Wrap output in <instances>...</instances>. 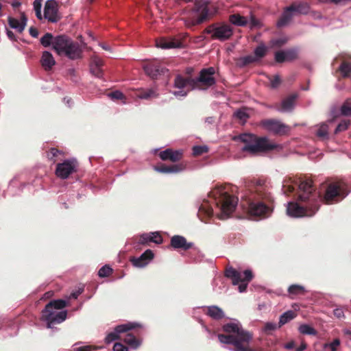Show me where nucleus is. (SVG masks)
Masks as SVG:
<instances>
[{"label": "nucleus", "mask_w": 351, "mask_h": 351, "mask_svg": "<svg viewBox=\"0 0 351 351\" xmlns=\"http://www.w3.org/2000/svg\"><path fill=\"white\" fill-rule=\"evenodd\" d=\"M275 60L278 63H282L287 61L286 54L285 51H278L275 53Z\"/></svg>", "instance_id": "nucleus-47"}, {"label": "nucleus", "mask_w": 351, "mask_h": 351, "mask_svg": "<svg viewBox=\"0 0 351 351\" xmlns=\"http://www.w3.org/2000/svg\"><path fill=\"white\" fill-rule=\"evenodd\" d=\"M295 317V313L293 311H288L284 313L280 317L278 322V327H281Z\"/></svg>", "instance_id": "nucleus-37"}, {"label": "nucleus", "mask_w": 351, "mask_h": 351, "mask_svg": "<svg viewBox=\"0 0 351 351\" xmlns=\"http://www.w3.org/2000/svg\"><path fill=\"white\" fill-rule=\"evenodd\" d=\"M341 113L343 116L351 117V98L345 100L341 107Z\"/></svg>", "instance_id": "nucleus-38"}, {"label": "nucleus", "mask_w": 351, "mask_h": 351, "mask_svg": "<svg viewBox=\"0 0 351 351\" xmlns=\"http://www.w3.org/2000/svg\"><path fill=\"white\" fill-rule=\"evenodd\" d=\"M137 96L143 99H150L156 97L158 94L154 89H141L137 93Z\"/></svg>", "instance_id": "nucleus-32"}, {"label": "nucleus", "mask_w": 351, "mask_h": 351, "mask_svg": "<svg viewBox=\"0 0 351 351\" xmlns=\"http://www.w3.org/2000/svg\"><path fill=\"white\" fill-rule=\"evenodd\" d=\"M29 34L34 37L37 38L38 36V31L36 27H31L29 29Z\"/></svg>", "instance_id": "nucleus-61"}, {"label": "nucleus", "mask_w": 351, "mask_h": 351, "mask_svg": "<svg viewBox=\"0 0 351 351\" xmlns=\"http://www.w3.org/2000/svg\"><path fill=\"white\" fill-rule=\"evenodd\" d=\"M67 302L62 299L50 301L42 311V317L47 322V328H52L54 324H60L67 317V311L56 312L55 310H61L66 307Z\"/></svg>", "instance_id": "nucleus-6"}, {"label": "nucleus", "mask_w": 351, "mask_h": 351, "mask_svg": "<svg viewBox=\"0 0 351 351\" xmlns=\"http://www.w3.org/2000/svg\"><path fill=\"white\" fill-rule=\"evenodd\" d=\"M289 298L293 299L298 295H304L306 293L305 288L299 285H292L288 288Z\"/></svg>", "instance_id": "nucleus-30"}, {"label": "nucleus", "mask_w": 351, "mask_h": 351, "mask_svg": "<svg viewBox=\"0 0 351 351\" xmlns=\"http://www.w3.org/2000/svg\"><path fill=\"white\" fill-rule=\"evenodd\" d=\"M42 8V0H35L34 1V9L36 11L41 10Z\"/></svg>", "instance_id": "nucleus-59"}, {"label": "nucleus", "mask_w": 351, "mask_h": 351, "mask_svg": "<svg viewBox=\"0 0 351 351\" xmlns=\"http://www.w3.org/2000/svg\"><path fill=\"white\" fill-rule=\"evenodd\" d=\"M93 348L90 346H81L75 348V351H93Z\"/></svg>", "instance_id": "nucleus-60"}, {"label": "nucleus", "mask_w": 351, "mask_h": 351, "mask_svg": "<svg viewBox=\"0 0 351 351\" xmlns=\"http://www.w3.org/2000/svg\"><path fill=\"white\" fill-rule=\"evenodd\" d=\"M211 193L221 211L219 218L225 219L229 217L236 209L238 197L221 189H216Z\"/></svg>", "instance_id": "nucleus-7"}, {"label": "nucleus", "mask_w": 351, "mask_h": 351, "mask_svg": "<svg viewBox=\"0 0 351 351\" xmlns=\"http://www.w3.org/2000/svg\"><path fill=\"white\" fill-rule=\"evenodd\" d=\"M206 315L215 320H219L224 317L225 314L223 310L217 306H210L207 307Z\"/></svg>", "instance_id": "nucleus-28"}, {"label": "nucleus", "mask_w": 351, "mask_h": 351, "mask_svg": "<svg viewBox=\"0 0 351 351\" xmlns=\"http://www.w3.org/2000/svg\"><path fill=\"white\" fill-rule=\"evenodd\" d=\"M296 202H289L287 212L294 217H312L319 210L321 202L327 204L337 203L343 199L350 193L348 184L342 180L329 182L323 196L317 192L311 180H300Z\"/></svg>", "instance_id": "nucleus-1"}, {"label": "nucleus", "mask_w": 351, "mask_h": 351, "mask_svg": "<svg viewBox=\"0 0 351 351\" xmlns=\"http://www.w3.org/2000/svg\"><path fill=\"white\" fill-rule=\"evenodd\" d=\"M150 234H143L138 239V243L142 245H146L152 242Z\"/></svg>", "instance_id": "nucleus-50"}, {"label": "nucleus", "mask_w": 351, "mask_h": 351, "mask_svg": "<svg viewBox=\"0 0 351 351\" xmlns=\"http://www.w3.org/2000/svg\"><path fill=\"white\" fill-rule=\"evenodd\" d=\"M225 276L231 279L233 285H238L241 282L239 285V291L242 293L246 290L247 284L253 278V274L249 269H246L242 273L232 267H229L226 269Z\"/></svg>", "instance_id": "nucleus-9"}, {"label": "nucleus", "mask_w": 351, "mask_h": 351, "mask_svg": "<svg viewBox=\"0 0 351 351\" xmlns=\"http://www.w3.org/2000/svg\"><path fill=\"white\" fill-rule=\"evenodd\" d=\"M328 125L322 124L317 131V136L321 138H326L328 135Z\"/></svg>", "instance_id": "nucleus-46"}, {"label": "nucleus", "mask_w": 351, "mask_h": 351, "mask_svg": "<svg viewBox=\"0 0 351 351\" xmlns=\"http://www.w3.org/2000/svg\"><path fill=\"white\" fill-rule=\"evenodd\" d=\"M339 344H340L339 339H335L330 344H325V347L328 346L330 348L331 351H337V348L339 346Z\"/></svg>", "instance_id": "nucleus-57"}, {"label": "nucleus", "mask_w": 351, "mask_h": 351, "mask_svg": "<svg viewBox=\"0 0 351 351\" xmlns=\"http://www.w3.org/2000/svg\"><path fill=\"white\" fill-rule=\"evenodd\" d=\"M215 73V68L210 66L202 69L197 78L178 75L174 80V86L177 88L189 86V90H207L216 84Z\"/></svg>", "instance_id": "nucleus-4"}, {"label": "nucleus", "mask_w": 351, "mask_h": 351, "mask_svg": "<svg viewBox=\"0 0 351 351\" xmlns=\"http://www.w3.org/2000/svg\"><path fill=\"white\" fill-rule=\"evenodd\" d=\"M273 202L264 182L258 180L255 185L254 194L247 202L248 213L252 216L267 218L273 212Z\"/></svg>", "instance_id": "nucleus-3"}, {"label": "nucleus", "mask_w": 351, "mask_h": 351, "mask_svg": "<svg viewBox=\"0 0 351 351\" xmlns=\"http://www.w3.org/2000/svg\"><path fill=\"white\" fill-rule=\"evenodd\" d=\"M112 273V269L108 265L103 266L98 271V275L101 278L108 277Z\"/></svg>", "instance_id": "nucleus-44"}, {"label": "nucleus", "mask_w": 351, "mask_h": 351, "mask_svg": "<svg viewBox=\"0 0 351 351\" xmlns=\"http://www.w3.org/2000/svg\"><path fill=\"white\" fill-rule=\"evenodd\" d=\"M82 293V290H79L75 292H73L70 295V298L77 299V297Z\"/></svg>", "instance_id": "nucleus-63"}, {"label": "nucleus", "mask_w": 351, "mask_h": 351, "mask_svg": "<svg viewBox=\"0 0 351 351\" xmlns=\"http://www.w3.org/2000/svg\"><path fill=\"white\" fill-rule=\"evenodd\" d=\"M289 7H293V9L291 10L293 12L298 14H307L309 10L308 4L306 2H294L291 3Z\"/></svg>", "instance_id": "nucleus-31"}, {"label": "nucleus", "mask_w": 351, "mask_h": 351, "mask_svg": "<svg viewBox=\"0 0 351 351\" xmlns=\"http://www.w3.org/2000/svg\"><path fill=\"white\" fill-rule=\"evenodd\" d=\"M59 154H63V152L57 148L52 147L47 152V157L50 161L55 163L56 162L55 158Z\"/></svg>", "instance_id": "nucleus-39"}, {"label": "nucleus", "mask_w": 351, "mask_h": 351, "mask_svg": "<svg viewBox=\"0 0 351 351\" xmlns=\"http://www.w3.org/2000/svg\"><path fill=\"white\" fill-rule=\"evenodd\" d=\"M104 64L103 60L99 58H94L90 65L91 73L97 77H101L103 75V70L101 69Z\"/></svg>", "instance_id": "nucleus-25"}, {"label": "nucleus", "mask_w": 351, "mask_h": 351, "mask_svg": "<svg viewBox=\"0 0 351 351\" xmlns=\"http://www.w3.org/2000/svg\"><path fill=\"white\" fill-rule=\"evenodd\" d=\"M334 315L337 317L340 318L343 316V312L341 309L336 308L334 310Z\"/></svg>", "instance_id": "nucleus-62"}, {"label": "nucleus", "mask_w": 351, "mask_h": 351, "mask_svg": "<svg viewBox=\"0 0 351 351\" xmlns=\"http://www.w3.org/2000/svg\"><path fill=\"white\" fill-rule=\"evenodd\" d=\"M78 162L75 158H70L64 160L62 162L58 163L55 173L58 178L66 179L70 175L77 171Z\"/></svg>", "instance_id": "nucleus-11"}, {"label": "nucleus", "mask_w": 351, "mask_h": 351, "mask_svg": "<svg viewBox=\"0 0 351 351\" xmlns=\"http://www.w3.org/2000/svg\"><path fill=\"white\" fill-rule=\"evenodd\" d=\"M27 20L25 15L22 14L21 21L10 16L8 17V23L12 28L16 29L19 32L21 33L25 27Z\"/></svg>", "instance_id": "nucleus-27"}, {"label": "nucleus", "mask_w": 351, "mask_h": 351, "mask_svg": "<svg viewBox=\"0 0 351 351\" xmlns=\"http://www.w3.org/2000/svg\"><path fill=\"white\" fill-rule=\"evenodd\" d=\"M112 99H122L124 97L123 94L120 91H114L110 94Z\"/></svg>", "instance_id": "nucleus-58"}, {"label": "nucleus", "mask_w": 351, "mask_h": 351, "mask_svg": "<svg viewBox=\"0 0 351 351\" xmlns=\"http://www.w3.org/2000/svg\"><path fill=\"white\" fill-rule=\"evenodd\" d=\"M287 43L285 38H277L271 40V45L272 47H280Z\"/></svg>", "instance_id": "nucleus-52"}, {"label": "nucleus", "mask_w": 351, "mask_h": 351, "mask_svg": "<svg viewBox=\"0 0 351 351\" xmlns=\"http://www.w3.org/2000/svg\"><path fill=\"white\" fill-rule=\"evenodd\" d=\"M261 125L267 131L276 135H285L290 131V127L274 119L262 120Z\"/></svg>", "instance_id": "nucleus-13"}, {"label": "nucleus", "mask_w": 351, "mask_h": 351, "mask_svg": "<svg viewBox=\"0 0 351 351\" xmlns=\"http://www.w3.org/2000/svg\"><path fill=\"white\" fill-rule=\"evenodd\" d=\"M256 61L257 58L256 57L252 55H249L238 59L237 64L239 67H245L250 64L254 63Z\"/></svg>", "instance_id": "nucleus-36"}, {"label": "nucleus", "mask_w": 351, "mask_h": 351, "mask_svg": "<svg viewBox=\"0 0 351 351\" xmlns=\"http://www.w3.org/2000/svg\"><path fill=\"white\" fill-rule=\"evenodd\" d=\"M154 256V253L151 250H147L139 257H132L130 262L134 267H143L153 259Z\"/></svg>", "instance_id": "nucleus-20"}, {"label": "nucleus", "mask_w": 351, "mask_h": 351, "mask_svg": "<svg viewBox=\"0 0 351 351\" xmlns=\"http://www.w3.org/2000/svg\"><path fill=\"white\" fill-rule=\"evenodd\" d=\"M234 114L235 117L244 121L249 118L248 114L244 110H238Z\"/></svg>", "instance_id": "nucleus-48"}, {"label": "nucleus", "mask_w": 351, "mask_h": 351, "mask_svg": "<svg viewBox=\"0 0 351 351\" xmlns=\"http://www.w3.org/2000/svg\"><path fill=\"white\" fill-rule=\"evenodd\" d=\"M223 330L229 335H234L237 338L245 343H250L253 335L251 332L243 329L239 324L228 323L223 326Z\"/></svg>", "instance_id": "nucleus-12"}, {"label": "nucleus", "mask_w": 351, "mask_h": 351, "mask_svg": "<svg viewBox=\"0 0 351 351\" xmlns=\"http://www.w3.org/2000/svg\"><path fill=\"white\" fill-rule=\"evenodd\" d=\"M150 237H151V239H152L151 241L152 243H154L156 244H160L162 242V238L158 232L151 233Z\"/></svg>", "instance_id": "nucleus-53"}, {"label": "nucleus", "mask_w": 351, "mask_h": 351, "mask_svg": "<svg viewBox=\"0 0 351 351\" xmlns=\"http://www.w3.org/2000/svg\"><path fill=\"white\" fill-rule=\"evenodd\" d=\"M141 328V325L135 322H129L125 324H121L116 326L114 331L108 333L105 338V342L110 343L115 340L122 339L121 334L125 333L133 329Z\"/></svg>", "instance_id": "nucleus-14"}, {"label": "nucleus", "mask_w": 351, "mask_h": 351, "mask_svg": "<svg viewBox=\"0 0 351 351\" xmlns=\"http://www.w3.org/2000/svg\"><path fill=\"white\" fill-rule=\"evenodd\" d=\"M45 47L51 45L52 49L60 56H65L71 60L82 58V49L78 43L73 41L66 35L53 36L51 33H46L40 40Z\"/></svg>", "instance_id": "nucleus-2"}, {"label": "nucleus", "mask_w": 351, "mask_h": 351, "mask_svg": "<svg viewBox=\"0 0 351 351\" xmlns=\"http://www.w3.org/2000/svg\"><path fill=\"white\" fill-rule=\"evenodd\" d=\"M156 46L162 49H171L182 47V43L176 38H162L156 40Z\"/></svg>", "instance_id": "nucleus-22"}, {"label": "nucleus", "mask_w": 351, "mask_h": 351, "mask_svg": "<svg viewBox=\"0 0 351 351\" xmlns=\"http://www.w3.org/2000/svg\"><path fill=\"white\" fill-rule=\"evenodd\" d=\"M241 141L245 143L243 150L252 154L273 150L276 145L269 142L266 137H257L252 134H242L239 136Z\"/></svg>", "instance_id": "nucleus-8"}, {"label": "nucleus", "mask_w": 351, "mask_h": 351, "mask_svg": "<svg viewBox=\"0 0 351 351\" xmlns=\"http://www.w3.org/2000/svg\"><path fill=\"white\" fill-rule=\"evenodd\" d=\"M267 51V47L263 44H261L254 49V57L257 58V60L258 59L263 58V57L265 56Z\"/></svg>", "instance_id": "nucleus-40"}, {"label": "nucleus", "mask_w": 351, "mask_h": 351, "mask_svg": "<svg viewBox=\"0 0 351 351\" xmlns=\"http://www.w3.org/2000/svg\"><path fill=\"white\" fill-rule=\"evenodd\" d=\"M213 210L208 202H204L199 207L197 215L202 221L206 223V219L213 216Z\"/></svg>", "instance_id": "nucleus-23"}, {"label": "nucleus", "mask_w": 351, "mask_h": 351, "mask_svg": "<svg viewBox=\"0 0 351 351\" xmlns=\"http://www.w3.org/2000/svg\"><path fill=\"white\" fill-rule=\"evenodd\" d=\"M350 124V121L349 120H343L341 121L337 126L335 133L337 134L341 132L345 131L348 128V126Z\"/></svg>", "instance_id": "nucleus-45"}, {"label": "nucleus", "mask_w": 351, "mask_h": 351, "mask_svg": "<svg viewBox=\"0 0 351 351\" xmlns=\"http://www.w3.org/2000/svg\"><path fill=\"white\" fill-rule=\"evenodd\" d=\"M40 62L45 71H49L56 64V60L52 54L47 51L43 53Z\"/></svg>", "instance_id": "nucleus-26"}, {"label": "nucleus", "mask_w": 351, "mask_h": 351, "mask_svg": "<svg viewBox=\"0 0 351 351\" xmlns=\"http://www.w3.org/2000/svg\"><path fill=\"white\" fill-rule=\"evenodd\" d=\"M145 73L152 79H156L160 75L165 74L167 71L158 61L154 60L148 62L143 66Z\"/></svg>", "instance_id": "nucleus-16"}, {"label": "nucleus", "mask_w": 351, "mask_h": 351, "mask_svg": "<svg viewBox=\"0 0 351 351\" xmlns=\"http://www.w3.org/2000/svg\"><path fill=\"white\" fill-rule=\"evenodd\" d=\"M229 21L231 23L237 26H245L247 23V21L245 17L237 14H231L229 16Z\"/></svg>", "instance_id": "nucleus-34"}, {"label": "nucleus", "mask_w": 351, "mask_h": 351, "mask_svg": "<svg viewBox=\"0 0 351 351\" xmlns=\"http://www.w3.org/2000/svg\"><path fill=\"white\" fill-rule=\"evenodd\" d=\"M295 98H296V96L294 95H292L287 97L286 99H285L282 101L280 110H282V111L291 110L293 106V104H294V101H295Z\"/></svg>", "instance_id": "nucleus-35"}, {"label": "nucleus", "mask_w": 351, "mask_h": 351, "mask_svg": "<svg viewBox=\"0 0 351 351\" xmlns=\"http://www.w3.org/2000/svg\"><path fill=\"white\" fill-rule=\"evenodd\" d=\"M286 54L287 61H293L296 60L298 56V50L295 49H290L287 51H285Z\"/></svg>", "instance_id": "nucleus-43"}, {"label": "nucleus", "mask_w": 351, "mask_h": 351, "mask_svg": "<svg viewBox=\"0 0 351 351\" xmlns=\"http://www.w3.org/2000/svg\"><path fill=\"white\" fill-rule=\"evenodd\" d=\"M291 9H293V7L289 6L285 8L281 16L277 21L278 27H285L291 21L294 13Z\"/></svg>", "instance_id": "nucleus-24"}, {"label": "nucleus", "mask_w": 351, "mask_h": 351, "mask_svg": "<svg viewBox=\"0 0 351 351\" xmlns=\"http://www.w3.org/2000/svg\"><path fill=\"white\" fill-rule=\"evenodd\" d=\"M113 351H128V348L121 343L117 342L114 344Z\"/></svg>", "instance_id": "nucleus-56"}, {"label": "nucleus", "mask_w": 351, "mask_h": 351, "mask_svg": "<svg viewBox=\"0 0 351 351\" xmlns=\"http://www.w3.org/2000/svg\"><path fill=\"white\" fill-rule=\"evenodd\" d=\"M159 156L162 160H170L173 162H176L181 160L183 158V151L181 149L173 150L168 148L160 152Z\"/></svg>", "instance_id": "nucleus-19"}, {"label": "nucleus", "mask_w": 351, "mask_h": 351, "mask_svg": "<svg viewBox=\"0 0 351 351\" xmlns=\"http://www.w3.org/2000/svg\"><path fill=\"white\" fill-rule=\"evenodd\" d=\"M180 90L175 91L173 95L176 97H185L187 95L188 93L191 90H189V87L186 86L182 88H180Z\"/></svg>", "instance_id": "nucleus-54"}, {"label": "nucleus", "mask_w": 351, "mask_h": 351, "mask_svg": "<svg viewBox=\"0 0 351 351\" xmlns=\"http://www.w3.org/2000/svg\"><path fill=\"white\" fill-rule=\"evenodd\" d=\"M121 340H123L126 344L132 348H137L140 345V341L136 338L135 335L129 331L124 333Z\"/></svg>", "instance_id": "nucleus-29"}, {"label": "nucleus", "mask_w": 351, "mask_h": 351, "mask_svg": "<svg viewBox=\"0 0 351 351\" xmlns=\"http://www.w3.org/2000/svg\"><path fill=\"white\" fill-rule=\"evenodd\" d=\"M299 331L304 335H316V330L307 324H302L299 327Z\"/></svg>", "instance_id": "nucleus-41"}, {"label": "nucleus", "mask_w": 351, "mask_h": 351, "mask_svg": "<svg viewBox=\"0 0 351 351\" xmlns=\"http://www.w3.org/2000/svg\"><path fill=\"white\" fill-rule=\"evenodd\" d=\"M204 32L211 34L212 39L224 41L228 40L233 34L232 27L228 24H217L214 23L208 26Z\"/></svg>", "instance_id": "nucleus-10"}, {"label": "nucleus", "mask_w": 351, "mask_h": 351, "mask_svg": "<svg viewBox=\"0 0 351 351\" xmlns=\"http://www.w3.org/2000/svg\"><path fill=\"white\" fill-rule=\"evenodd\" d=\"M186 167L185 162H180L178 164L166 165L162 164L155 167V170L162 173H178L184 171Z\"/></svg>", "instance_id": "nucleus-18"}, {"label": "nucleus", "mask_w": 351, "mask_h": 351, "mask_svg": "<svg viewBox=\"0 0 351 351\" xmlns=\"http://www.w3.org/2000/svg\"><path fill=\"white\" fill-rule=\"evenodd\" d=\"M7 36L12 40H16L14 34L13 33V32L10 31V30H7Z\"/></svg>", "instance_id": "nucleus-64"}, {"label": "nucleus", "mask_w": 351, "mask_h": 351, "mask_svg": "<svg viewBox=\"0 0 351 351\" xmlns=\"http://www.w3.org/2000/svg\"><path fill=\"white\" fill-rule=\"evenodd\" d=\"M271 87L272 88H278L281 84V80L279 75H276L272 77H269Z\"/></svg>", "instance_id": "nucleus-49"}, {"label": "nucleus", "mask_w": 351, "mask_h": 351, "mask_svg": "<svg viewBox=\"0 0 351 351\" xmlns=\"http://www.w3.org/2000/svg\"><path fill=\"white\" fill-rule=\"evenodd\" d=\"M277 328V326L275 323L267 322L265 324L263 330L267 334H270L271 331L275 330Z\"/></svg>", "instance_id": "nucleus-51"}, {"label": "nucleus", "mask_w": 351, "mask_h": 351, "mask_svg": "<svg viewBox=\"0 0 351 351\" xmlns=\"http://www.w3.org/2000/svg\"><path fill=\"white\" fill-rule=\"evenodd\" d=\"M208 152V147L206 145H197L193 147V154L194 156H200Z\"/></svg>", "instance_id": "nucleus-42"}, {"label": "nucleus", "mask_w": 351, "mask_h": 351, "mask_svg": "<svg viewBox=\"0 0 351 351\" xmlns=\"http://www.w3.org/2000/svg\"><path fill=\"white\" fill-rule=\"evenodd\" d=\"M171 245L175 249L187 250L193 247V243L187 242L186 239L182 236L175 235L171 239Z\"/></svg>", "instance_id": "nucleus-21"}, {"label": "nucleus", "mask_w": 351, "mask_h": 351, "mask_svg": "<svg viewBox=\"0 0 351 351\" xmlns=\"http://www.w3.org/2000/svg\"><path fill=\"white\" fill-rule=\"evenodd\" d=\"M58 4L55 0H48L46 1L44 9V16L49 21L57 22L60 17L58 14Z\"/></svg>", "instance_id": "nucleus-17"}, {"label": "nucleus", "mask_w": 351, "mask_h": 351, "mask_svg": "<svg viewBox=\"0 0 351 351\" xmlns=\"http://www.w3.org/2000/svg\"><path fill=\"white\" fill-rule=\"evenodd\" d=\"M217 8L207 0H197L194 4L191 14L183 19L185 26L191 29L210 20L217 13Z\"/></svg>", "instance_id": "nucleus-5"}, {"label": "nucleus", "mask_w": 351, "mask_h": 351, "mask_svg": "<svg viewBox=\"0 0 351 351\" xmlns=\"http://www.w3.org/2000/svg\"><path fill=\"white\" fill-rule=\"evenodd\" d=\"M218 339L221 343L232 344L234 347V351H254L249 346V343L241 341L234 335L219 334Z\"/></svg>", "instance_id": "nucleus-15"}, {"label": "nucleus", "mask_w": 351, "mask_h": 351, "mask_svg": "<svg viewBox=\"0 0 351 351\" xmlns=\"http://www.w3.org/2000/svg\"><path fill=\"white\" fill-rule=\"evenodd\" d=\"M343 77H348L351 73V62L343 61L338 69Z\"/></svg>", "instance_id": "nucleus-33"}, {"label": "nucleus", "mask_w": 351, "mask_h": 351, "mask_svg": "<svg viewBox=\"0 0 351 351\" xmlns=\"http://www.w3.org/2000/svg\"><path fill=\"white\" fill-rule=\"evenodd\" d=\"M294 190H295L294 186L291 185V184H284L282 185L283 193L285 195H289L291 193H292L294 191Z\"/></svg>", "instance_id": "nucleus-55"}]
</instances>
